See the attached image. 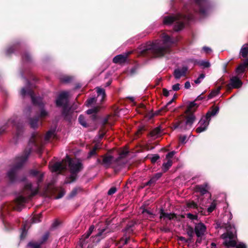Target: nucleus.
Wrapping results in <instances>:
<instances>
[{"label": "nucleus", "instance_id": "30", "mask_svg": "<svg viewBox=\"0 0 248 248\" xmlns=\"http://www.w3.org/2000/svg\"><path fill=\"white\" fill-rule=\"evenodd\" d=\"M172 162L171 159H168L167 162L163 164V170L164 171H167L172 165Z\"/></svg>", "mask_w": 248, "mask_h": 248}, {"label": "nucleus", "instance_id": "64", "mask_svg": "<svg viewBox=\"0 0 248 248\" xmlns=\"http://www.w3.org/2000/svg\"><path fill=\"white\" fill-rule=\"evenodd\" d=\"M160 110H158L157 111H156V112H155L156 115L160 114Z\"/></svg>", "mask_w": 248, "mask_h": 248}, {"label": "nucleus", "instance_id": "26", "mask_svg": "<svg viewBox=\"0 0 248 248\" xmlns=\"http://www.w3.org/2000/svg\"><path fill=\"white\" fill-rule=\"evenodd\" d=\"M55 136V130L51 129L49 130L46 134L45 137V140L46 141L48 140L50 138H54Z\"/></svg>", "mask_w": 248, "mask_h": 248}, {"label": "nucleus", "instance_id": "1", "mask_svg": "<svg viewBox=\"0 0 248 248\" xmlns=\"http://www.w3.org/2000/svg\"><path fill=\"white\" fill-rule=\"evenodd\" d=\"M194 4L190 6L186 5L184 8V12H188L186 15L179 13L176 15L168 16L164 17L163 22L165 24L170 25L174 22V30L179 31L182 30L186 23L193 18L191 14L192 9L196 12H199L201 15L205 16L209 9V2L208 0H193Z\"/></svg>", "mask_w": 248, "mask_h": 248}, {"label": "nucleus", "instance_id": "57", "mask_svg": "<svg viewBox=\"0 0 248 248\" xmlns=\"http://www.w3.org/2000/svg\"><path fill=\"white\" fill-rule=\"evenodd\" d=\"M12 52H13V49L11 48H9L7 50V53L8 54L11 53Z\"/></svg>", "mask_w": 248, "mask_h": 248}, {"label": "nucleus", "instance_id": "41", "mask_svg": "<svg viewBox=\"0 0 248 248\" xmlns=\"http://www.w3.org/2000/svg\"><path fill=\"white\" fill-rule=\"evenodd\" d=\"M205 77V75L204 74H201L199 78L196 79V80H195L194 81V82L196 83V84H199L201 82L202 80Z\"/></svg>", "mask_w": 248, "mask_h": 248}, {"label": "nucleus", "instance_id": "62", "mask_svg": "<svg viewBox=\"0 0 248 248\" xmlns=\"http://www.w3.org/2000/svg\"><path fill=\"white\" fill-rule=\"evenodd\" d=\"M143 128L141 127L140 128L138 131L137 132V134H139L142 130Z\"/></svg>", "mask_w": 248, "mask_h": 248}, {"label": "nucleus", "instance_id": "59", "mask_svg": "<svg viewBox=\"0 0 248 248\" xmlns=\"http://www.w3.org/2000/svg\"><path fill=\"white\" fill-rule=\"evenodd\" d=\"M193 216V215L190 213L187 214V217H188L190 218H192Z\"/></svg>", "mask_w": 248, "mask_h": 248}, {"label": "nucleus", "instance_id": "8", "mask_svg": "<svg viewBox=\"0 0 248 248\" xmlns=\"http://www.w3.org/2000/svg\"><path fill=\"white\" fill-rule=\"evenodd\" d=\"M30 153L31 150L28 151H26L25 154L23 156L18 157L16 159L18 164L15 167L11 169L8 171L7 177L11 181H14L15 180L18 169H19L27 160Z\"/></svg>", "mask_w": 248, "mask_h": 248}, {"label": "nucleus", "instance_id": "19", "mask_svg": "<svg viewBox=\"0 0 248 248\" xmlns=\"http://www.w3.org/2000/svg\"><path fill=\"white\" fill-rule=\"evenodd\" d=\"M94 229V227L93 226H92L90 227L88 232H87L86 234H84L81 237V239L79 241V244L81 247H83V245L85 244L84 241H85L86 239L88 238L89 236L91 235L92 232H93V230Z\"/></svg>", "mask_w": 248, "mask_h": 248}, {"label": "nucleus", "instance_id": "43", "mask_svg": "<svg viewBox=\"0 0 248 248\" xmlns=\"http://www.w3.org/2000/svg\"><path fill=\"white\" fill-rule=\"evenodd\" d=\"M48 115V112L44 108H41L40 116L41 118H45Z\"/></svg>", "mask_w": 248, "mask_h": 248}, {"label": "nucleus", "instance_id": "32", "mask_svg": "<svg viewBox=\"0 0 248 248\" xmlns=\"http://www.w3.org/2000/svg\"><path fill=\"white\" fill-rule=\"evenodd\" d=\"M219 110V108L217 107H216L212 109V110L208 111L207 113H210L209 119L210 120V118L211 116H214L216 115Z\"/></svg>", "mask_w": 248, "mask_h": 248}, {"label": "nucleus", "instance_id": "16", "mask_svg": "<svg viewBox=\"0 0 248 248\" xmlns=\"http://www.w3.org/2000/svg\"><path fill=\"white\" fill-rule=\"evenodd\" d=\"M42 140V137L38 134L34 135L30 141V144H32L35 147L32 148V150L36 149L40 145V141Z\"/></svg>", "mask_w": 248, "mask_h": 248}, {"label": "nucleus", "instance_id": "44", "mask_svg": "<svg viewBox=\"0 0 248 248\" xmlns=\"http://www.w3.org/2000/svg\"><path fill=\"white\" fill-rule=\"evenodd\" d=\"M41 214L38 215L32 218L33 223H37L41 221Z\"/></svg>", "mask_w": 248, "mask_h": 248}, {"label": "nucleus", "instance_id": "35", "mask_svg": "<svg viewBox=\"0 0 248 248\" xmlns=\"http://www.w3.org/2000/svg\"><path fill=\"white\" fill-rule=\"evenodd\" d=\"M99 145H96L94 147L93 149L92 150H91L88 155V157L90 158L93 155H95L96 154V150L97 149L99 148Z\"/></svg>", "mask_w": 248, "mask_h": 248}, {"label": "nucleus", "instance_id": "23", "mask_svg": "<svg viewBox=\"0 0 248 248\" xmlns=\"http://www.w3.org/2000/svg\"><path fill=\"white\" fill-rule=\"evenodd\" d=\"M240 54L243 58H246L248 54V44H246L242 46Z\"/></svg>", "mask_w": 248, "mask_h": 248}, {"label": "nucleus", "instance_id": "3", "mask_svg": "<svg viewBox=\"0 0 248 248\" xmlns=\"http://www.w3.org/2000/svg\"><path fill=\"white\" fill-rule=\"evenodd\" d=\"M227 232L221 235V238L224 240L223 244L227 247H234L236 248H246V246L243 243H239L236 245V231L233 225L228 222L226 227Z\"/></svg>", "mask_w": 248, "mask_h": 248}, {"label": "nucleus", "instance_id": "4", "mask_svg": "<svg viewBox=\"0 0 248 248\" xmlns=\"http://www.w3.org/2000/svg\"><path fill=\"white\" fill-rule=\"evenodd\" d=\"M197 108V104L194 102H191L188 107L186 113L188 114L186 121H182L177 123L174 125V128H180L181 130H186L190 129L195 121V117L192 114Z\"/></svg>", "mask_w": 248, "mask_h": 248}, {"label": "nucleus", "instance_id": "47", "mask_svg": "<svg viewBox=\"0 0 248 248\" xmlns=\"http://www.w3.org/2000/svg\"><path fill=\"white\" fill-rule=\"evenodd\" d=\"M116 192V188L115 187H111L108 192V195H111L113 194Z\"/></svg>", "mask_w": 248, "mask_h": 248}, {"label": "nucleus", "instance_id": "51", "mask_svg": "<svg viewBox=\"0 0 248 248\" xmlns=\"http://www.w3.org/2000/svg\"><path fill=\"white\" fill-rule=\"evenodd\" d=\"M128 238L127 237H123L121 240V243L124 245L127 243Z\"/></svg>", "mask_w": 248, "mask_h": 248}, {"label": "nucleus", "instance_id": "18", "mask_svg": "<svg viewBox=\"0 0 248 248\" xmlns=\"http://www.w3.org/2000/svg\"><path fill=\"white\" fill-rule=\"evenodd\" d=\"M160 217L166 220H172L176 218V216L173 214L166 213L164 212L163 210L161 209L160 210Z\"/></svg>", "mask_w": 248, "mask_h": 248}, {"label": "nucleus", "instance_id": "14", "mask_svg": "<svg viewBox=\"0 0 248 248\" xmlns=\"http://www.w3.org/2000/svg\"><path fill=\"white\" fill-rule=\"evenodd\" d=\"M188 69L186 66H183L181 68L176 69L174 71L173 75L176 79H179L182 77L186 76Z\"/></svg>", "mask_w": 248, "mask_h": 248}, {"label": "nucleus", "instance_id": "17", "mask_svg": "<svg viewBox=\"0 0 248 248\" xmlns=\"http://www.w3.org/2000/svg\"><path fill=\"white\" fill-rule=\"evenodd\" d=\"M48 237V234L46 233L42 238V241L41 243L38 242H30L28 245V248H40L41 244L46 241Z\"/></svg>", "mask_w": 248, "mask_h": 248}, {"label": "nucleus", "instance_id": "31", "mask_svg": "<svg viewBox=\"0 0 248 248\" xmlns=\"http://www.w3.org/2000/svg\"><path fill=\"white\" fill-rule=\"evenodd\" d=\"M30 124L32 128L37 127L38 125V119L37 118L31 119L30 121Z\"/></svg>", "mask_w": 248, "mask_h": 248}, {"label": "nucleus", "instance_id": "61", "mask_svg": "<svg viewBox=\"0 0 248 248\" xmlns=\"http://www.w3.org/2000/svg\"><path fill=\"white\" fill-rule=\"evenodd\" d=\"M150 136L152 138H154V132L153 131L150 133Z\"/></svg>", "mask_w": 248, "mask_h": 248}, {"label": "nucleus", "instance_id": "55", "mask_svg": "<svg viewBox=\"0 0 248 248\" xmlns=\"http://www.w3.org/2000/svg\"><path fill=\"white\" fill-rule=\"evenodd\" d=\"M244 64L245 65L246 67H248V59H246L244 62Z\"/></svg>", "mask_w": 248, "mask_h": 248}, {"label": "nucleus", "instance_id": "40", "mask_svg": "<svg viewBox=\"0 0 248 248\" xmlns=\"http://www.w3.org/2000/svg\"><path fill=\"white\" fill-rule=\"evenodd\" d=\"M187 206L190 208H197L198 205L195 202L191 201L187 202Z\"/></svg>", "mask_w": 248, "mask_h": 248}, {"label": "nucleus", "instance_id": "20", "mask_svg": "<svg viewBox=\"0 0 248 248\" xmlns=\"http://www.w3.org/2000/svg\"><path fill=\"white\" fill-rule=\"evenodd\" d=\"M194 64L198 65L202 68H208L210 66V63L208 61H200L196 60L194 62Z\"/></svg>", "mask_w": 248, "mask_h": 248}, {"label": "nucleus", "instance_id": "29", "mask_svg": "<svg viewBox=\"0 0 248 248\" xmlns=\"http://www.w3.org/2000/svg\"><path fill=\"white\" fill-rule=\"evenodd\" d=\"M56 192L58 193V195L55 197V199L61 198L65 194L64 190L62 187L57 188Z\"/></svg>", "mask_w": 248, "mask_h": 248}, {"label": "nucleus", "instance_id": "49", "mask_svg": "<svg viewBox=\"0 0 248 248\" xmlns=\"http://www.w3.org/2000/svg\"><path fill=\"white\" fill-rule=\"evenodd\" d=\"M171 92H172L171 91H168L166 89H164L163 90V95L165 96H168L169 95L170 93H171Z\"/></svg>", "mask_w": 248, "mask_h": 248}, {"label": "nucleus", "instance_id": "38", "mask_svg": "<svg viewBox=\"0 0 248 248\" xmlns=\"http://www.w3.org/2000/svg\"><path fill=\"white\" fill-rule=\"evenodd\" d=\"M78 121L80 124L84 127L87 126V124L86 123L85 119L82 115H80L78 118Z\"/></svg>", "mask_w": 248, "mask_h": 248}, {"label": "nucleus", "instance_id": "58", "mask_svg": "<svg viewBox=\"0 0 248 248\" xmlns=\"http://www.w3.org/2000/svg\"><path fill=\"white\" fill-rule=\"evenodd\" d=\"M151 161L153 163H155V156H154L151 158Z\"/></svg>", "mask_w": 248, "mask_h": 248}, {"label": "nucleus", "instance_id": "10", "mask_svg": "<svg viewBox=\"0 0 248 248\" xmlns=\"http://www.w3.org/2000/svg\"><path fill=\"white\" fill-rule=\"evenodd\" d=\"M21 94L22 96H25L26 94H29L31 98L32 102L34 105H38L41 108L43 105L42 103V98L40 97H35L32 92L29 89L23 88L21 91Z\"/></svg>", "mask_w": 248, "mask_h": 248}, {"label": "nucleus", "instance_id": "48", "mask_svg": "<svg viewBox=\"0 0 248 248\" xmlns=\"http://www.w3.org/2000/svg\"><path fill=\"white\" fill-rule=\"evenodd\" d=\"M180 84L177 83L173 85L172 87V89L174 91H178L180 89Z\"/></svg>", "mask_w": 248, "mask_h": 248}, {"label": "nucleus", "instance_id": "33", "mask_svg": "<svg viewBox=\"0 0 248 248\" xmlns=\"http://www.w3.org/2000/svg\"><path fill=\"white\" fill-rule=\"evenodd\" d=\"M176 96L175 94L173 95V98L170 100L165 105V106L163 108V109H165L166 110H169L170 108V105L172 104V103L174 101V99L176 98Z\"/></svg>", "mask_w": 248, "mask_h": 248}, {"label": "nucleus", "instance_id": "56", "mask_svg": "<svg viewBox=\"0 0 248 248\" xmlns=\"http://www.w3.org/2000/svg\"><path fill=\"white\" fill-rule=\"evenodd\" d=\"M244 64L245 65L246 67H248V59H246L244 62Z\"/></svg>", "mask_w": 248, "mask_h": 248}, {"label": "nucleus", "instance_id": "27", "mask_svg": "<svg viewBox=\"0 0 248 248\" xmlns=\"http://www.w3.org/2000/svg\"><path fill=\"white\" fill-rule=\"evenodd\" d=\"M221 88V86H219L217 89L211 91L208 96V98L211 99L218 94Z\"/></svg>", "mask_w": 248, "mask_h": 248}, {"label": "nucleus", "instance_id": "42", "mask_svg": "<svg viewBox=\"0 0 248 248\" xmlns=\"http://www.w3.org/2000/svg\"><path fill=\"white\" fill-rule=\"evenodd\" d=\"M80 191H81V189L80 188H75L74 189H73L72 190V191L70 193V197L71 198H72V197H74L77 194V193L78 192H79Z\"/></svg>", "mask_w": 248, "mask_h": 248}, {"label": "nucleus", "instance_id": "39", "mask_svg": "<svg viewBox=\"0 0 248 248\" xmlns=\"http://www.w3.org/2000/svg\"><path fill=\"white\" fill-rule=\"evenodd\" d=\"M216 207V203L215 202H213L211 203L210 206L207 208V211L208 213H211L213 212Z\"/></svg>", "mask_w": 248, "mask_h": 248}, {"label": "nucleus", "instance_id": "11", "mask_svg": "<svg viewBox=\"0 0 248 248\" xmlns=\"http://www.w3.org/2000/svg\"><path fill=\"white\" fill-rule=\"evenodd\" d=\"M209 114L210 113H207L205 116L201 118L199 123V126L196 129L197 133H201L207 129L210 122L209 119Z\"/></svg>", "mask_w": 248, "mask_h": 248}, {"label": "nucleus", "instance_id": "7", "mask_svg": "<svg viewBox=\"0 0 248 248\" xmlns=\"http://www.w3.org/2000/svg\"><path fill=\"white\" fill-rule=\"evenodd\" d=\"M69 96V92H62L59 94L56 101L57 106L62 107L63 108V113L64 115L65 118L68 120L70 119L69 115L71 114L74 115L73 110H72L71 108L67 109L66 108L68 102Z\"/></svg>", "mask_w": 248, "mask_h": 248}, {"label": "nucleus", "instance_id": "60", "mask_svg": "<svg viewBox=\"0 0 248 248\" xmlns=\"http://www.w3.org/2000/svg\"><path fill=\"white\" fill-rule=\"evenodd\" d=\"M161 173L156 174V179L159 178L161 176Z\"/></svg>", "mask_w": 248, "mask_h": 248}, {"label": "nucleus", "instance_id": "21", "mask_svg": "<svg viewBox=\"0 0 248 248\" xmlns=\"http://www.w3.org/2000/svg\"><path fill=\"white\" fill-rule=\"evenodd\" d=\"M30 174L33 176L35 177L38 182L42 180L44 176L43 173L36 170H31L30 171Z\"/></svg>", "mask_w": 248, "mask_h": 248}, {"label": "nucleus", "instance_id": "25", "mask_svg": "<svg viewBox=\"0 0 248 248\" xmlns=\"http://www.w3.org/2000/svg\"><path fill=\"white\" fill-rule=\"evenodd\" d=\"M196 191L200 192L202 195L205 194L207 191L206 186H197L196 187Z\"/></svg>", "mask_w": 248, "mask_h": 248}, {"label": "nucleus", "instance_id": "12", "mask_svg": "<svg viewBox=\"0 0 248 248\" xmlns=\"http://www.w3.org/2000/svg\"><path fill=\"white\" fill-rule=\"evenodd\" d=\"M242 85V82L237 76H232L230 78V82L227 85V89L239 88Z\"/></svg>", "mask_w": 248, "mask_h": 248}, {"label": "nucleus", "instance_id": "28", "mask_svg": "<svg viewBox=\"0 0 248 248\" xmlns=\"http://www.w3.org/2000/svg\"><path fill=\"white\" fill-rule=\"evenodd\" d=\"M142 213L149 219H152L154 218L155 215L147 209H143Z\"/></svg>", "mask_w": 248, "mask_h": 248}, {"label": "nucleus", "instance_id": "52", "mask_svg": "<svg viewBox=\"0 0 248 248\" xmlns=\"http://www.w3.org/2000/svg\"><path fill=\"white\" fill-rule=\"evenodd\" d=\"M202 49L206 53H209L211 51V49L210 48L208 47H206V46H204L202 48Z\"/></svg>", "mask_w": 248, "mask_h": 248}, {"label": "nucleus", "instance_id": "37", "mask_svg": "<svg viewBox=\"0 0 248 248\" xmlns=\"http://www.w3.org/2000/svg\"><path fill=\"white\" fill-rule=\"evenodd\" d=\"M99 108H100V107L97 106V107H95L94 108H93L89 109L87 110L86 112H87V113L88 114H93V113L97 112L98 111Z\"/></svg>", "mask_w": 248, "mask_h": 248}, {"label": "nucleus", "instance_id": "63", "mask_svg": "<svg viewBox=\"0 0 248 248\" xmlns=\"http://www.w3.org/2000/svg\"><path fill=\"white\" fill-rule=\"evenodd\" d=\"M127 154V152H123V153H122V154L121 155V156L123 155H125Z\"/></svg>", "mask_w": 248, "mask_h": 248}, {"label": "nucleus", "instance_id": "24", "mask_svg": "<svg viewBox=\"0 0 248 248\" xmlns=\"http://www.w3.org/2000/svg\"><path fill=\"white\" fill-rule=\"evenodd\" d=\"M246 67L243 63L239 65L236 69V73L238 76H241L242 74L245 71Z\"/></svg>", "mask_w": 248, "mask_h": 248}, {"label": "nucleus", "instance_id": "36", "mask_svg": "<svg viewBox=\"0 0 248 248\" xmlns=\"http://www.w3.org/2000/svg\"><path fill=\"white\" fill-rule=\"evenodd\" d=\"M163 130L162 128H160V127H156V139L158 138L161 137L163 134V132L162 130Z\"/></svg>", "mask_w": 248, "mask_h": 248}, {"label": "nucleus", "instance_id": "22", "mask_svg": "<svg viewBox=\"0 0 248 248\" xmlns=\"http://www.w3.org/2000/svg\"><path fill=\"white\" fill-rule=\"evenodd\" d=\"M113 158L111 155H105L103 157V164L105 166H108L111 163Z\"/></svg>", "mask_w": 248, "mask_h": 248}, {"label": "nucleus", "instance_id": "46", "mask_svg": "<svg viewBox=\"0 0 248 248\" xmlns=\"http://www.w3.org/2000/svg\"><path fill=\"white\" fill-rule=\"evenodd\" d=\"M175 154V151H172V152L169 153L166 155V158L167 159H171V158L173 156V155H174Z\"/></svg>", "mask_w": 248, "mask_h": 248}, {"label": "nucleus", "instance_id": "54", "mask_svg": "<svg viewBox=\"0 0 248 248\" xmlns=\"http://www.w3.org/2000/svg\"><path fill=\"white\" fill-rule=\"evenodd\" d=\"M106 230V229H101L99 232H98V233L97 234V235L98 236H100L102 235V233H103V232Z\"/></svg>", "mask_w": 248, "mask_h": 248}, {"label": "nucleus", "instance_id": "6", "mask_svg": "<svg viewBox=\"0 0 248 248\" xmlns=\"http://www.w3.org/2000/svg\"><path fill=\"white\" fill-rule=\"evenodd\" d=\"M25 190L27 192L25 196H19L16 199V202L18 206H21L28 202L32 196L37 193L38 187H33L31 183H28L25 186Z\"/></svg>", "mask_w": 248, "mask_h": 248}, {"label": "nucleus", "instance_id": "53", "mask_svg": "<svg viewBox=\"0 0 248 248\" xmlns=\"http://www.w3.org/2000/svg\"><path fill=\"white\" fill-rule=\"evenodd\" d=\"M190 87V83L189 81H186L185 83V88L186 89H189Z\"/></svg>", "mask_w": 248, "mask_h": 248}, {"label": "nucleus", "instance_id": "15", "mask_svg": "<svg viewBox=\"0 0 248 248\" xmlns=\"http://www.w3.org/2000/svg\"><path fill=\"white\" fill-rule=\"evenodd\" d=\"M206 228L203 223H199L195 226V232L198 237L202 236L204 235Z\"/></svg>", "mask_w": 248, "mask_h": 248}, {"label": "nucleus", "instance_id": "13", "mask_svg": "<svg viewBox=\"0 0 248 248\" xmlns=\"http://www.w3.org/2000/svg\"><path fill=\"white\" fill-rule=\"evenodd\" d=\"M131 53V51L127 52L123 54H120L116 56L113 59V62L115 63H123L126 62L128 55Z\"/></svg>", "mask_w": 248, "mask_h": 248}, {"label": "nucleus", "instance_id": "34", "mask_svg": "<svg viewBox=\"0 0 248 248\" xmlns=\"http://www.w3.org/2000/svg\"><path fill=\"white\" fill-rule=\"evenodd\" d=\"M28 227V226L27 222L25 223L24 224V226L22 228V232L21 234V237L22 238H24L25 236V235H26V233H27L26 229Z\"/></svg>", "mask_w": 248, "mask_h": 248}, {"label": "nucleus", "instance_id": "50", "mask_svg": "<svg viewBox=\"0 0 248 248\" xmlns=\"http://www.w3.org/2000/svg\"><path fill=\"white\" fill-rule=\"evenodd\" d=\"M186 136H181L180 137V141L182 143H186Z\"/></svg>", "mask_w": 248, "mask_h": 248}, {"label": "nucleus", "instance_id": "5", "mask_svg": "<svg viewBox=\"0 0 248 248\" xmlns=\"http://www.w3.org/2000/svg\"><path fill=\"white\" fill-rule=\"evenodd\" d=\"M161 39L163 41V46H156V57L163 56L168 53L171 45L177 41L176 40L173 39L164 33L161 34Z\"/></svg>", "mask_w": 248, "mask_h": 248}, {"label": "nucleus", "instance_id": "9", "mask_svg": "<svg viewBox=\"0 0 248 248\" xmlns=\"http://www.w3.org/2000/svg\"><path fill=\"white\" fill-rule=\"evenodd\" d=\"M96 92L97 93V97L96 98L92 97L89 98L86 101V105L89 106L94 102L98 103L97 104H98L99 103H101L106 97L105 91L104 89L101 88L100 87H97L96 88Z\"/></svg>", "mask_w": 248, "mask_h": 248}, {"label": "nucleus", "instance_id": "45", "mask_svg": "<svg viewBox=\"0 0 248 248\" xmlns=\"http://www.w3.org/2000/svg\"><path fill=\"white\" fill-rule=\"evenodd\" d=\"M150 49H151V47H149L145 46H141V47L139 48L140 52L142 53L145 51L149 50Z\"/></svg>", "mask_w": 248, "mask_h": 248}, {"label": "nucleus", "instance_id": "2", "mask_svg": "<svg viewBox=\"0 0 248 248\" xmlns=\"http://www.w3.org/2000/svg\"><path fill=\"white\" fill-rule=\"evenodd\" d=\"M68 165L71 175L70 180H67L66 183H69L75 181L77 177V173L82 169V164L79 160L77 159H71L68 155L62 162H56L49 165V169L52 172H61L66 169Z\"/></svg>", "mask_w": 248, "mask_h": 248}]
</instances>
